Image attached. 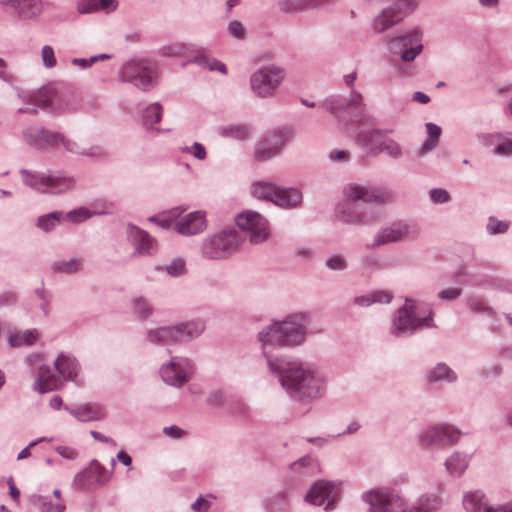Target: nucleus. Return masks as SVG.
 <instances>
[{
	"label": "nucleus",
	"mask_w": 512,
	"mask_h": 512,
	"mask_svg": "<svg viewBox=\"0 0 512 512\" xmlns=\"http://www.w3.org/2000/svg\"><path fill=\"white\" fill-rule=\"evenodd\" d=\"M302 319V316H294L283 322H275L260 333L259 339L262 342L263 353L269 367L272 372L280 375L282 386L290 391L310 395L313 391H318L320 387V380L315 373L300 362H287L283 359L273 358L269 351L270 346L302 343L305 338L304 327L299 322Z\"/></svg>",
	"instance_id": "f257e3e1"
},
{
	"label": "nucleus",
	"mask_w": 512,
	"mask_h": 512,
	"mask_svg": "<svg viewBox=\"0 0 512 512\" xmlns=\"http://www.w3.org/2000/svg\"><path fill=\"white\" fill-rule=\"evenodd\" d=\"M369 512H432L439 506L437 497L421 499L417 505L408 508L404 500L387 488L371 490L366 495Z\"/></svg>",
	"instance_id": "f03ea898"
},
{
	"label": "nucleus",
	"mask_w": 512,
	"mask_h": 512,
	"mask_svg": "<svg viewBox=\"0 0 512 512\" xmlns=\"http://www.w3.org/2000/svg\"><path fill=\"white\" fill-rule=\"evenodd\" d=\"M33 105L44 109H51L57 113H64L75 110L77 99L75 95L64 88L46 86L30 97Z\"/></svg>",
	"instance_id": "7ed1b4c3"
},
{
	"label": "nucleus",
	"mask_w": 512,
	"mask_h": 512,
	"mask_svg": "<svg viewBox=\"0 0 512 512\" xmlns=\"http://www.w3.org/2000/svg\"><path fill=\"white\" fill-rule=\"evenodd\" d=\"M242 236L234 229H225L207 237L201 246V253L208 259H225L234 253Z\"/></svg>",
	"instance_id": "20e7f679"
},
{
	"label": "nucleus",
	"mask_w": 512,
	"mask_h": 512,
	"mask_svg": "<svg viewBox=\"0 0 512 512\" xmlns=\"http://www.w3.org/2000/svg\"><path fill=\"white\" fill-rule=\"evenodd\" d=\"M253 196L264 199L284 207H296L302 201V194L296 189H282L271 183L257 182L251 187Z\"/></svg>",
	"instance_id": "39448f33"
},
{
	"label": "nucleus",
	"mask_w": 512,
	"mask_h": 512,
	"mask_svg": "<svg viewBox=\"0 0 512 512\" xmlns=\"http://www.w3.org/2000/svg\"><path fill=\"white\" fill-rule=\"evenodd\" d=\"M418 6V0H398L384 9L373 21L375 32H385L400 23Z\"/></svg>",
	"instance_id": "423d86ee"
},
{
	"label": "nucleus",
	"mask_w": 512,
	"mask_h": 512,
	"mask_svg": "<svg viewBox=\"0 0 512 512\" xmlns=\"http://www.w3.org/2000/svg\"><path fill=\"white\" fill-rule=\"evenodd\" d=\"M284 71L276 66H266L251 76V88L261 97L271 96L284 79Z\"/></svg>",
	"instance_id": "0eeeda50"
},
{
	"label": "nucleus",
	"mask_w": 512,
	"mask_h": 512,
	"mask_svg": "<svg viewBox=\"0 0 512 512\" xmlns=\"http://www.w3.org/2000/svg\"><path fill=\"white\" fill-rule=\"evenodd\" d=\"M204 330L201 321L180 324L175 327H163L150 333V338L155 342H182L200 335Z\"/></svg>",
	"instance_id": "6e6552de"
},
{
	"label": "nucleus",
	"mask_w": 512,
	"mask_h": 512,
	"mask_svg": "<svg viewBox=\"0 0 512 512\" xmlns=\"http://www.w3.org/2000/svg\"><path fill=\"white\" fill-rule=\"evenodd\" d=\"M25 183L42 193H62L70 189L74 181L70 177L65 176H38L27 174Z\"/></svg>",
	"instance_id": "1a4fd4ad"
},
{
	"label": "nucleus",
	"mask_w": 512,
	"mask_h": 512,
	"mask_svg": "<svg viewBox=\"0 0 512 512\" xmlns=\"http://www.w3.org/2000/svg\"><path fill=\"white\" fill-rule=\"evenodd\" d=\"M236 224L240 229L250 232L252 243L265 241L269 236L267 221L259 213L243 212L236 217Z\"/></svg>",
	"instance_id": "9d476101"
},
{
	"label": "nucleus",
	"mask_w": 512,
	"mask_h": 512,
	"mask_svg": "<svg viewBox=\"0 0 512 512\" xmlns=\"http://www.w3.org/2000/svg\"><path fill=\"white\" fill-rule=\"evenodd\" d=\"M0 5L21 19L31 20L39 17L50 3L43 0H0Z\"/></svg>",
	"instance_id": "9b49d317"
},
{
	"label": "nucleus",
	"mask_w": 512,
	"mask_h": 512,
	"mask_svg": "<svg viewBox=\"0 0 512 512\" xmlns=\"http://www.w3.org/2000/svg\"><path fill=\"white\" fill-rule=\"evenodd\" d=\"M418 230L415 225L404 222L394 223L382 229L375 237L374 245H385L392 242L403 241L413 238Z\"/></svg>",
	"instance_id": "f8f14e48"
},
{
	"label": "nucleus",
	"mask_w": 512,
	"mask_h": 512,
	"mask_svg": "<svg viewBox=\"0 0 512 512\" xmlns=\"http://www.w3.org/2000/svg\"><path fill=\"white\" fill-rule=\"evenodd\" d=\"M122 77L124 80L134 82L137 87L145 90L152 83V69L148 62L144 60H133L123 67Z\"/></svg>",
	"instance_id": "ddd939ff"
},
{
	"label": "nucleus",
	"mask_w": 512,
	"mask_h": 512,
	"mask_svg": "<svg viewBox=\"0 0 512 512\" xmlns=\"http://www.w3.org/2000/svg\"><path fill=\"white\" fill-rule=\"evenodd\" d=\"M174 223V230L185 236L202 233L207 228L206 212L199 210L177 217Z\"/></svg>",
	"instance_id": "4468645a"
},
{
	"label": "nucleus",
	"mask_w": 512,
	"mask_h": 512,
	"mask_svg": "<svg viewBox=\"0 0 512 512\" xmlns=\"http://www.w3.org/2000/svg\"><path fill=\"white\" fill-rule=\"evenodd\" d=\"M289 136L287 130L270 133L258 144L256 157L260 160H267L275 156L289 139Z\"/></svg>",
	"instance_id": "2eb2a0df"
},
{
	"label": "nucleus",
	"mask_w": 512,
	"mask_h": 512,
	"mask_svg": "<svg viewBox=\"0 0 512 512\" xmlns=\"http://www.w3.org/2000/svg\"><path fill=\"white\" fill-rule=\"evenodd\" d=\"M427 319L417 318L414 314V306L411 300H407L405 306L399 309L394 318V328L399 332H413L418 327L428 325Z\"/></svg>",
	"instance_id": "dca6fc26"
},
{
	"label": "nucleus",
	"mask_w": 512,
	"mask_h": 512,
	"mask_svg": "<svg viewBox=\"0 0 512 512\" xmlns=\"http://www.w3.org/2000/svg\"><path fill=\"white\" fill-rule=\"evenodd\" d=\"M336 497L337 494L331 483L319 481L312 486L309 493L306 495V500L316 506L326 504L325 510H329L332 508Z\"/></svg>",
	"instance_id": "f3484780"
},
{
	"label": "nucleus",
	"mask_w": 512,
	"mask_h": 512,
	"mask_svg": "<svg viewBox=\"0 0 512 512\" xmlns=\"http://www.w3.org/2000/svg\"><path fill=\"white\" fill-rule=\"evenodd\" d=\"M189 369L190 364L187 359H173L162 368L161 375L166 383L180 386L186 382Z\"/></svg>",
	"instance_id": "a211bd4d"
},
{
	"label": "nucleus",
	"mask_w": 512,
	"mask_h": 512,
	"mask_svg": "<svg viewBox=\"0 0 512 512\" xmlns=\"http://www.w3.org/2000/svg\"><path fill=\"white\" fill-rule=\"evenodd\" d=\"M460 436V432L450 426H434L427 429L421 436V440L427 444H453Z\"/></svg>",
	"instance_id": "6ab92c4d"
},
{
	"label": "nucleus",
	"mask_w": 512,
	"mask_h": 512,
	"mask_svg": "<svg viewBox=\"0 0 512 512\" xmlns=\"http://www.w3.org/2000/svg\"><path fill=\"white\" fill-rule=\"evenodd\" d=\"M345 195L351 200H363L364 202L383 203L391 198V194L386 191L368 190L357 184H350L345 188Z\"/></svg>",
	"instance_id": "aec40b11"
},
{
	"label": "nucleus",
	"mask_w": 512,
	"mask_h": 512,
	"mask_svg": "<svg viewBox=\"0 0 512 512\" xmlns=\"http://www.w3.org/2000/svg\"><path fill=\"white\" fill-rule=\"evenodd\" d=\"M25 138L28 143L39 148L54 146L61 142L64 146L67 147V149L72 150V148L69 146V143L65 142L64 138L60 134L51 133L43 129L37 130L35 134H32L30 131H26Z\"/></svg>",
	"instance_id": "412c9836"
},
{
	"label": "nucleus",
	"mask_w": 512,
	"mask_h": 512,
	"mask_svg": "<svg viewBox=\"0 0 512 512\" xmlns=\"http://www.w3.org/2000/svg\"><path fill=\"white\" fill-rule=\"evenodd\" d=\"M70 413L79 421H95L105 417V409L98 403H85L70 410Z\"/></svg>",
	"instance_id": "4be33fe9"
},
{
	"label": "nucleus",
	"mask_w": 512,
	"mask_h": 512,
	"mask_svg": "<svg viewBox=\"0 0 512 512\" xmlns=\"http://www.w3.org/2000/svg\"><path fill=\"white\" fill-rule=\"evenodd\" d=\"M118 7L117 0H79L77 2V10L81 14L94 13L103 11L111 13Z\"/></svg>",
	"instance_id": "5701e85b"
},
{
	"label": "nucleus",
	"mask_w": 512,
	"mask_h": 512,
	"mask_svg": "<svg viewBox=\"0 0 512 512\" xmlns=\"http://www.w3.org/2000/svg\"><path fill=\"white\" fill-rule=\"evenodd\" d=\"M387 138L386 131L365 130L358 134L357 142L371 153L378 154L380 143Z\"/></svg>",
	"instance_id": "b1692460"
},
{
	"label": "nucleus",
	"mask_w": 512,
	"mask_h": 512,
	"mask_svg": "<svg viewBox=\"0 0 512 512\" xmlns=\"http://www.w3.org/2000/svg\"><path fill=\"white\" fill-rule=\"evenodd\" d=\"M128 233L138 253H151L154 250L156 241L147 232L138 227L130 226Z\"/></svg>",
	"instance_id": "393cba45"
},
{
	"label": "nucleus",
	"mask_w": 512,
	"mask_h": 512,
	"mask_svg": "<svg viewBox=\"0 0 512 512\" xmlns=\"http://www.w3.org/2000/svg\"><path fill=\"white\" fill-rule=\"evenodd\" d=\"M326 0H280V7L285 12H300L322 6Z\"/></svg>",
	"instance_id": "a878e982"
},
{
	"label": "nucleus",
	"mask_w": 512,
	"mask_h": 512,
	"mask_svg": "<svg viewBox=\"0 0 512 512\" xmlns=\"http://www.w3.org/2000/svg\"><path fill=\"white\" fill-rule=\"evenodd\" d=\"M36 385L40 393H45L56 389L59 385V380L49 367L42 366L39 369Z\"/></svg>",
	"instance_id": "bb28decb"
},
{
	"label": "nucleus",
	"mask_w": 512,
	"mask_h": 512,
	"mask_svg": "<svg viewBox=\"0 0 512 512\" xmlns=\"http://www.w3.org/2000/svg\"><path fill=\"white\" fill-rule=\"evenodd\" d=\"M55 367L65 379L72 380L77 375V363L70 356L60 354L55 361Z\"/></svg>",
	"instance_id": "cd10ccee"
},
{
	"label": "nucleus",
	"mask_w": 512,
	"mask_h": 512,
	"mask_svg": "<svg viewBox=\"0 0 512 512\" xmlns=\"http://www.w3.org/2000/svg\"><path fill=\"white\" fill-rule=\"evenodd\" d=\"M86 476L93 482L103 484L110 479L111 473L107 471L98 461L94 460L87 468Z\"/></svg>",
	"instance_id": "c85d7f7f"
},
{
	"label": "nucleus",
	"mask_w": 512,
	"mask_h": 512,
	"mask_svg": "<svg viewBox=\"0 0 512 512\" xmlns=\"http://www.w3.org/2000/svg\"><path fill=\"white\" fill-rule=\"evenodd\" d=\"M37 339L38 332L36 330H27L11 334L9 337V343L13 347H19L23 345H32Z\"/></svg>",
	"instance_id": "c756f323"
},
{
	"label": "nucleus",
	"mask_w": 512,
	"mask_h": 512,
	"mask_svg": "<svg viewBox=\"0 0 512 512\" xmlns=\"http://www.w3.org/2000/svg\"><path fill=\"white\" fill-rule=\"evenodd\" d=\"M487 145H495L494 154L507 156L512 154V140L501 142L502 138L499 134H492L486 137Z\"/></svg>",
	"instance_id": "7c9ffc66"
},
{
	"label": "nucleus",
	"mask_w": 512,
	"mask_h": 512,
	"mask_svg": "<svg viewBox=\"0 0 512 512\" xmlns=\"http://www.w3.org/2000/svg\"><path fill=\"white\" fill-rule=\"evenodd\" d=\"M464 507L468 512H479L487 504L484 502V495L479 492H471L465 495L463 501Z\"/></svg>",
	"instance_id": "2f4dec72"
},
{
	"label": "nucleus",
	"mask_w": 512,
	"mask_h": 512,
	"mask_svg": "<svg viewBox=\"0 0 512 512\" xmlns=\"http://www.w3.org/2000/svg\"><path fill=\"white\" fill-rule=\"evenodd\" d=\"M426 129L428 133V139L424 142L420 149L421 154H425L432 150L436 146L441 135V128L433 123H427Z\"/></svg>",
	"instance_id": "473e14b6"
},
{
	"label": "nucleus",
	"mask_w": 512,
	"mask_h": 512,
	"mask_svg": "<svg viewBox=\"0 0 512 512\" xmlns=\"http://www.w3.org/2000/svg\"><path fill=\"white\" fill-rule=\"evenodd\" d=\"M392 295L385 291H377L368 296H362L355 299L360 306H368L372 303H389Z\"/></svg>",
	"instance_id": "72a5a7b5"
},
{
	"label": "nucleus",
	"mask_w": 512,
	"mask_h": 512,
	"mask_svg": "<svg viewBox=\"0 0 512 512\" xmlns=\"http://www.w3.org/2000/svg\"><path fill=\"white\" fill-rule=\"evenodd\" d=\"M468 461L466 457L460 454H454L446 461V468L452 475H461L467 468Z\"/></svg>",
	"instance_id": "f704fd0d"
},
{
	"label": "nucleus",
	"mask_w": 512,
	"mask_h": 512,
	"mask_svg": "<svg viewBox=\"0 0 512 512\" xmlns=\"http://www.w3.org/2000/svg\"><path fill=\"white\" fill-rule=\"evenodd\" d=\"M455 375L453 371L447 367L446 365L439 364L437 365L429 374L428 380L429 382H435L439 380H448L453 381L455 379Z\"/></svg>",
	"instance_id": "c9c22d12"
},
{
	"label": "nucleus",
	"mask_w": 512,
	"mask_h": 512,
	"mask_svg": "<svg viewBox=\"0 0 512 512\" xmlns=\"http://www.w3.org/2000/svg\"><path fill=\"white\" fill-rule=\"evenodd\" d=\"M194 61L199 65L207 67L209 70H218L223 74L226 73V66L223 63L218 62L215 59H209L202 50L198 52Z\"/></svg>",
	"instance_id": "e433bc0d"
},
{
	"label": "nucleus",
	"mask_w": 512,
	"mask_h": 512,
	"mask_svg": "<svg viewBox=\"0 0 512 512\" xmlns=\"http://www.w3.org/2000/svg\"><path fill=\"white\" fill-rule=\"evenodd\" d=\"M162 116V107L155 103L150 105L144 113V122L146 125H153L160 121Z\"/></svg>",
	"instance_id": "4c0bfd02"
},
{
	"label": "nucleus",
	"mask_w": 512,
	"mask_h": 512,
	"mask_svg": "<svg viewBox=\"0 0 512 512\" xmlns=\"http://www.w3.org/2000/svg\"><path fill=\"white\" fill-rule=\"evenodd\" d=\"M97 214V212H92L85 207L78 208L76 210L70 211L66 214V219L73 223H79L86 219H89L93 215Z\"/></svg>",
	"instance_id": "58836bf2"
},
{
	"label": "nucleus",
	"mask_w": 512,
	"mask_h": 512,
	"mask_svg": "<svg viewBox=\"0 0 512 512\" xmlns=\"http://www.w3.org/2000/svg\"><path fill=\"white\" fill-rule=\"evenodd\" d=\"M81 265L82 264L79 260L72 259L70 261H62V262L55 263L53 265V269L58 272L69 274V273L78 271L80 269Z\"/></svg>",
	"instance_id": "ea45409f"
},
{
	"label": "nucleus",
	"mask_w": 512,
	"mask_h": 512,
	"mask_svg": "<svg viewBox=\"0 0 512 512\" xmlns=\"http://www.w3.org/2000/svg\"><path fill=\"white\" fill-rule=\"evenodd\" d=\"M381 152H386L392 157H398L401 155V148L398 143L387 137L380 143L379 153Z\"/></svg>",
	"instance_id": "a19ab883"
},
{
	"label": "nucleus",
	"mask_w": 512,
	"mask_h": 512,
	"mask_svg": "<svg viewBox=\"0 0 512 512\" xmlns=\"http://www.w3.org/2000/svg\"><path fill=\"white\" fill-rule=\"evenodd\" d=\"M38 501V505L42 512H64L66 509V505L62 500L52 503L43 498H38Z\"/></svg>",
	"instance_id": "79ce46f5"
},
{
	"label": "nucleus",
	"mask_w": 512,
	"mask_h": 512,
	"mask_svg": "<svg viewBox=\"0 0 512 512\" xmlns=\"http://www.w3.org/2000/svg\"><path fill=\"white\" fill-rule=\"evenodd\" d=\"M61 213L53 212L38 219V226L44 231H50L59 221Z\"/></svg>",
	"instance_id": "37998d69"
},
{
	"label": "nucleus",
	"mask_w": 512,
	"mask_h": 512,
	"mask_svg": "<svg viewBox=\"0 0 512 512\" xmlns=\"http://www.w3.org/2000/svg\"><path fill=\"white\" fill-rule=\"evenodd\" d=\"M133 308L135 313L138 314L140 318L148 317L152 311L147 301L143 298H136L133 301Z\"/></svg>",
	"instance_id": "c03bdc74"
},
{
	"label": "nucleus",
	"mask_w": 512,
	"mask_h": 512,
	"mask_svg": "<svg viewBox=\"0 0 512 512\" xmlns=\"http://www.w3.org/2000/svg\"><path fill=\"white\" fill-rule=\"evenodd\" d=\"M182 212L183 211L180 210L179 208H175V209L171 210L170 216L167 218L151 217L149 220L156 222L159 226H161L163 228H169L172 224L173 218H177L178 216H180V214Z\"/></svg>",
	"instance_id": "a18cd8bd"
},
{
	"label": "nucleus",
	"mask_w": 512,
	"mask_h": 512,
	"mask_svg": "<svg viewBox=\"0 0 512 512\" xmlns=\"http://www.w3.org/2000/svg\"><path fill=\"white\" fill-rule=\"evenodd\" d=\"M487 228L492 234L503 233L508 229V223L497 220L494 217H490Z\"/></svg>",
	"instance_id": "49530a36"
},
{
	"label": "nucleus",
	"mask_w": 512,
	"mask_h": 512,
	"mask_svg": "<svg viewBox=\"0 0 512 512\" xmlns=\"http://www.w3.org/2000/svg\"><path fill=\"white\" fill-rule=\"evenodd\" d=\"M112 55L111 54H100L98 56H94V57H91L90 59H73L72 63L74 65H78V66H81L83 68H86V67H89L90 65H92L93 63L99 61V60H102V59H109L111 58Z\"/></svg>",
	"instance_id": "de8ad7c7"
},
{
	"label": "nucleus",
	"mask_w": 512,
	"mask_h": 512,
	"mask_svg": "<svg viewBox=\"0 0 512 512\" xmlns=\"http://www.w3.org/2000/svg\"><path fill=\"white\" fill-rule=\"evenodd\" d=\"M186 47L182 44H173L161 48L160 53L164 56H175L185 52Z\"/></svg>",
	"instance_id": "09e8293b"
},
{
	"label": "nucleus",
	"mask_w": 512,
	"mask_h": 512,
	"mask_svg": "<svg viewBox=\"0 0 512 512\" xmlns=\"http://www.w3.org/2000/svg\"><path fill=\"white\" fill-rule=\"evenodd\" d=\"M185 270V263L181 259L174 260L167 268L166 271L172 275L177 276L184 272Z\"/></svg>",
	"instance_id": "8fccbe9b"
},
{
	"label": "nucleus",
	"mask_w": 512,
	"mask_h": 512,
	"mask_svg": "<svg viewBox=\"0 0 512 512\" xmlns=\"http://www.w3.org/2000/svg\"><path fill=\"white\" fill-rule=\"evenodd\" d=\"M42 59L47 67H53L56 63L54 51L50 46H44L42 49Z\"/></svg>",
	"instance_id": "3c124183"
},
{
	"label": "nucleus",
	"mask_w": 512,
	"mask_h": 512,
	"mask_svg": "<svg viewBox=\"0 0 512 512\" xmlns=\"http://www.w3.org/2000/svg\"><path fill=\"white\" fill-rule=\"evenodd\" d=\"M431 199L434 202H446L449 200V194L446 190L442 189H433L430 192Z\"/></svg>",
	"instance_id": "603ef678"
},
{
	"label": "nucleus",
	"mask_w": 512,
	"mask_h": 512,
	"mask_svg": "<svg viewBox=\"0 0 512 512\" xmlns=\"http://www.w3.org/2000/svg\"><path fill=\"white\" fill-rule=\"evenodd\" d=\"M188 151L197 159L203 160L206 157L205 147L200 143L195 142L190 148H188Z\"/></svg>",
	"instance_id": "864d4df0"
},
{
	"label": "nucleus",
	"mask_w": 512,
	"mask_h": 512,
	"mask_svg": "<svg viewBox=\"0 0 512 512\" xmlns=\"http://www.w3.org/2000/svg\"><path fill=\"white\" fill-rule=\"evenodd\" d=\"M421 50H422V45H417L416 47H413L411 49L405 50L402 53L401 58L405 62L412 61L421 52Z\"/></svg>",
	"instance_id": "5fc2aeb1"
},
{
	"label": "nucleus",
	"mask_w": 512,
	"mask_h": 512,
	"mask_svg": "<svg viewBox=\"0 0 512 512\" xmlns=\"http://www.w3.org/2000/svg\"><path fill=\"white\" fill-rule=\"evenodd\" d=\"M461 294V289L459 288H448L439 293V297L443 300H453L456 299Z\"/></svg>",
	"instance_id": "6e6d98bb"
},
{
	"label": "nucleus",
	"mask_w": 512,
	"mask_h": 512,
	"mask_svg": "<svg viewBox=\"0 0 512 512\" xmlns=\"http://www.w3.org/2000/svg\"><path fill=\"white\" fill-rule=\"evenodd\" d=\"M210 507V502L204 499L203 497H199L192 505L191 508L195 512H204L207 511Z\"/></svg>",
	"instance_id": "4d7b16f0"
},
{
	"label": "nucleus",
	"mask_w": 512,
	"mask_h": 512,
	"mask_svg": "<svg viewBox=\"0 0 512 512\" xmlns=\"http://www.w3.org/2000/svg\"><path fill=\"white\" fill-rule=\"evenodd\" d=\"M329 268L334 270H340L345 268V260L341 256H334L327 261Z\"/></svg>",
	"instance_id": "13d9d810"
},
{
	"label": "nucleus",
	"mask_w": 512,
	"mask_h": 512,
	"mask_svg": "<svg viewBox=\"0 0 512 512\" xmlns=\"http://www.w3.org/2000/svg\"><path fill=\"white\" fill-rule=\"evenodd\" d=\"M164 433L173 438H180L184 435V432L177 426L165 427Z\"/></svg>",
	"instance_id": "bf43d9fd"
},
{
	"label": "nucleus",
	"mask_w": 512,
	"mask_h": 512,
	"mask_svg": "<svg viewBox=\"0 0 512 512\" xmlns=\"http://www.w3.org/2000/svg\"><path fill=\"white\" fill-rule=\"evenodd\" d=\"M57 452L64 458L72 459L76 456V451L70 447H58Z\"/></svg>",
	"instance_id": "052dcab7"
},
{
	"label": "nucleus",
	"mask_w": 512,
	"mask_h": 512,
	"mask_svg": "<svg viewBox=\"0 0 512 512\" xmlns=\"http://www.w3.org/2000/svg\"><path fill=\"white\" fill-rule=\"evenodd\" d=\"M45 439L42 438L38 441H33L31 442L26 448H24L17 456V459L18 460H22V459H25V458H28L30 456V448L34 447L35 445H37L39 442L41 441H44Z\"/></svg>",
	"instance_id": "680f3d73"
},
{
	"label": "nucleus",
	"mask_w": 512,
	"mask_h": 512,
	"mask_svg": "<svg viewBox=\"0 0 512 512\" xmlns=\"http://www.w3.org/2000/svg\"><path fill=\"white\" fill-rule=\"evenodd\" d=\"M484 511L485 512H512V501L505 505L499 506L496 509H492L489 506H485Z\"/></svg>",
	"instance_id": "e2e57ef3"
},
{
	"label": "nucleus",
	"mask_w": 512,
	"mask_h": 512,
	"mask_svg": "<svg viewBox=\"0 0 512 512\" xmlns=\"http://www.w3.org/2000/svg\"><path fill=\"white\" fill-rule=\"evenodd\" d=\"M311 463H312V458L304 457V458L300 459L298 462L293 463L291 468L294 471H298L301 467L308 466Z\"/></svg>",
	"instance_id": "0e129e2a"
},
{
	"label": "nucleus",
	"mask_w": 512,
	"mask_h": 512,
	"mask_svg": "<svg viewBox=\"0 0 512 512\" xmlns=\"http://www.w3.org/2000/svg\"><path fill=\"white\" fill-rule=\"evenodd\" d=\"M117 459L125 466H130L132 463V458L125 451L118 452Z\"/></svg>",
	"instance_id": "69168bd1"
},
{
	"label": "nucleus",
	"mask_w": 512,
	"mask_h": 512,
	"mask_svg": "<svg viewBox=\"0 0 512 512\" xmlns=\"http://www.w3.org/2000/svg\"><path fill=\"white\" fill-rule=\"evenodd\" d=\"M8 485H9V490H10V495L11 497L15 500V501H19V497H20V491L19 489L15 486L14 482L12 479H10L8 481Z\"/></svg>",
	"instance_id": "338daca9"
},
{
	"label": "nucleus",
	"mask_w": 512,
	"mask_h": 512,
	"mask_svg": "<svg viewBox=\"0 0 512 512\" xmlns=\"http://www.w3.org/2000/svg\"><path fill=\"white\" fill-rule=\"evenodd\" d=\"M232 135L239 139H244L248 136V129L246 127H237L232 129Z\"/></svg>",
	"instance_id": "774afa93"
}]
</instances>
